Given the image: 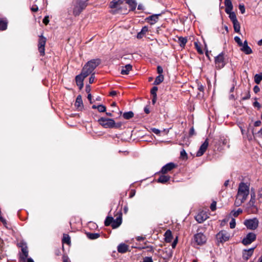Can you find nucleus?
Listing matches in <instances>:
<instances>
[{
    "label": "nucleus",
    "mask_w": 262,
    "mask_h": 262,
    "mask_svg": "<svg viewBox=\"0 0 262 262\" xmlns=\"http://www.w3.org/2000/svg\"><path fill=\"white\" fill-rule=\"evenodd\" d=\"M249 194V188L244 183H241L238 187L237 194L235 200L234 204L236 206H241L246 200Z\"/></svg>",
    "instance_id": "1"
},
{
    "label": "nucleus",
    "mask_w": 262,
    "mask_h": 262,
    "mask_svg": "<svg viewBox=\"0 0 262 262\" xmlns=\"http://www.w3.org/2000/svg\"><path fill=\"white\" fill-rule=\"evenodd\" d=\"M100 63L99 59H94L88 61L83 67L82 72L85 76L91 74L95 69Z\"/></svg>",
    "instance_id": "2"
},
{
    "label": "nucleus",
    "mask_w": 262,
    "mask_h": 262,
    "mask_svg": "<svg viewBox=\"0 0 262 262\" xmlns=\"http://www.w3.org/2000/svg\"><path fill=\"white\" fill-rule=\"evenodd\" d=\"M88 0H77L76 3L73 4L72 9L73 14L75 16H78L81 12L86 7V2Z\"/></svg>",
    "instance_id": "3"
},
{
    "label": "nucleus",
    "mask_w": 262,
    "mask_h": 262,
    "mask_svg": "<svg viewBox=\"0 0 262 262\" xmlns=\"http://www.w3.org/2000/svg\"><path fill=\"white\" fill-rule=\"evenodd\" d=\"M230 237V234L228 231L225 230H221L216 234V243L217 245H220L221 244H223L228 241Z\"/></svg>",
    "instance_id": "4"
},
{
    "label": "nucleus",
    "mask_w": 262,
    "mask_h": 262,
    "mask_svg": "<svg viewBox=\"0 0 262 262\" xmlns=\"http://www.w3.org/2000/svg\"><path fill=\"white\" fill-rule=\"evenodd\" d=\"M98 122L101 126L106 128L116 127L115 122L112 119L101 117L98 119Z\"/></svg>",
    "instance_id": "5"
},
{
    "label": "nucleus",
    "mask_w": 262,
    "mask_h": 262,
    "mask_svg": "<svg viewBox=\"0 0 262 262\" xmlns=\"http://www.w3.org/2000/svg\"><path fill=\"white\" fill-rule=\"evenodd\" d=\"M258 220L254 217L251 219H247L245 220L244 224L248 229L250 230L256 229L258 226Z\"/></svg>",
    "instance_id": "6"
},
{
    "label": "nucleus",
    "mask_w": 262,
    "mask_h": 262,
    "mask_svg": "<svg viewBox=\"0 0 262 262\" xmlns=\"http://www.w3.org/2000/svg\"><path fill=\"white\" fill-rule=\"evenodd\" d=\"M18 246L21 248V253L20 254V258L25 260L28 256V250L27 244L23 241L20 242L18 243Z\"/></svg>",
    "instance_id": "7"
},
{
    "label": "nucleus",
    "mask_w": 262,
    "mask_h": 262,
    "mask_svg": "<svg viewBox=\"0 0 262 262\" xmlns=\"http://www.w3.org/2000/svg\"><path fill=\"white\" fill-rule=\"evenodd\" d=\"M193 241L196 245H202L206 242L207 237L203 233L199 232L194 234Z\"/></svg>",
    "instance_id": "8"
},
{
    "label": "nucleus",
    "mask_w": 262,
    "mask_h": 262,
    "mask_svg": "<svg viewBox=\"0 0 262 262\" xmlns=\"http://www.w3.org/2000/svg\"><path fill=\"white\" fill-rule=\"evenodd\" d=\"M256 235L253 232L249 233L247 235L243 238L242 243L244 245H248L251 244L256 239Z\"/></svg>",
    "instance_id": "9"
},
{
    "label": "nucleus",
    "mask_w": 262,
    "mask_h": 262,
    "mask_svg": "<svg viewBox=\"0 0 262 262\" xmlns=\"http://www.w3.org/2000/svg\"><path fill=\"white\" fill-rule=\"evenodd\" d=\"M46 43V38L42 35H40L38 40V49L40 55L42 56L45 54V46Z\"/></svg>",
    "instance_id": "10"
},
{
    "label": "nucleus",
    "mask_w": 262,
    "mask_h": 262,
    "mask_svg": "<svg viewBox=\"0 0 262 262\" xmlns=\"http://www.w3.org/2000/svg\"><path fill=\"white\" fill-rule=\"evenodd\" d=\"M215 65L216 68L219 69H221L225 66V63L223 53L220 54L215 58Z\"/></svg>",
    "instance_id": "11"
},
{
    "label": "nucleus",
    "mask_w": 262,
    "mask_h": 262,
    "mask_svg": "<svg viewBox=\"0 0 262 262\" xmlns=\"http://www.w3.org/2000/svg\"><path fill=\"white\" fill-rule=\"evenodd\" d=\"M88 76H85V75L83 74V72L81 71L80 74H79L76 76L75 78V80L76 82L77 85L79 86V89H82L83 86V81L85 77Z\"/></svg>",
    "instance_id": "12"
},
{
    "label": "nucleus",
    "mask_w": 262,
    "mask_h": 262,
    "mask_svg": "<svg viewBox=\"0 0 262 262\" xmlns=\"http://www.w3.org/2000/svg\"><path fill=\"white\" fill-rule=\"evenodd\" d=\"M208 218V214L203 211L200 212L195 216V219L199 223H202Z\"/></svg>",
    "instance_id": "13"
},
{
    "label": "nucleus",
    "mask_w": 262,
    "mask_h": 262,
    "mask_svg": "<svg viewBox=\"0 0 262 262\" xmlns=\"http://www.w3.org/2000/svg\"><path fill=\"white\" fill-rule=\"evenodd\" d=\"M208 144H209V143L208 141V139H207L200 146L199 150L196 152V156L197 157L202 156L204 154V152L206 151V150L208 146Z\"/></svg>",
    "instance_id": "14"
},
{
    "label": "nucleus",
    "mask_w": 262,
    "mask_h": 262,
    "mask_svg": "<svg viewBox=\"0 0 262 262\" xmlns=\"http://www.w3.org/2000/svg\"><path fill=\"white\" fill-rule=\"evenodd\" d=\"M255 248L245 249L243 251V258L245 260H248L253 254Z\"/></svg>",
    "instance_id": "15"
},
{
    "label": "nucleus",
    "mask_w": 262,
    "mask_h": 262,
    "mask_svg": "<svg viewBox=\"0 0 262 262\" xmlns=\"http://www.w3.org/2000/svg\"><path fill=\"white\" fill-rule=\"evenodd\" d=\"M175 167V165L173 163H169L164 165L161 169V173L165 174L171 170Z\"/></svg>",
    "instance_id": "16"
},
{
    "label": "nucleus",
    "mask_w": 262,
    "mask_h": 262,
    "mask_svg": "<svg viewBox=\"0 0 262 262\" xmlns=\"http://www.w3.org/2000/svg\"><path fill=\"white\" fill-rule=\"evenodd\" d=\"M122 223V214L120 213L117 218L113 221L112 227L113 229L118 228Z\"/></svg>",
    "instance_id": "17"
},
{
    "label": "nucleus",
    "mask_w": 262,
    "mask_h": 262,
    "mask_svg": "<svg viewBox=\"0 0 262 262\" xmlns=\"http://www.w3.org/2000/svg\"><path fill=\"white\" fill-rule=\"evenodd\" d=\"M129 246L125 244L121 243L118 246L117 250L119 253H124L128 251Z\"/></svg>",
    "instance_id": "18"
},
{
    "label": "nucleus",
    "mask_w": 262,
    "mask_h": 262,
    "mask_svg": "<svg viewBox=\"0 0 262 262\" xmlns=\"http://www.w3.org/2000/svg\"><path fill=\"white\" fill-rule=\"evenodd\" d=\"M241 50L246 54H250L252 53V51L251 49L248 46L247 40H245L243 44Z\"/></svg>",
    "instance_id": "19"
},
{
    "label": "nucleus",
    "mask_w": 262,
    "mask_h": 262,
    "mask_svg": "<svg viewBox=\"0 0 262 262\" xmlns=\"http://www.w3.org/2000/svg\"><path fill=\"white\" fill-rule=\"evenodd\" d=\"M132 70V66L130 64H127L122 67L121 74L122 75H127L129 74V72Z\"/></svg>",
    "instance_id": "20"
},
{
    "label": "nucleus",
    "mask_w": 262,
    "mask_h": 262,
    "mask_svg": "<svg viewBox=\"0 0 262 262\" xmlns=\"http://www.w3.org/2000/svg\"><path fill=\"white\" fill-rule=\"evenodd\" d=\"M225 12L229 13L233 9V5L231 0H225Z\"/></svg>",
    "instance_id": "21"
},
{
    "label": "nucleus",
    "mask_w": 262,
    "mask_h": 262,
    "mask_svg": "<svg viewBox=\"0 0 262 262\" xmlns=\"http://www.w3.org/2000/svg\"><path fill=\"white\" fill-rule=\"evenodd\" d=\"M125 2L128 5L130 11H134L136 9L137 5L136 0H125Z\"/></svg>",
    "instance_id": "22"
},
{
    "label": "nucleus",
    "mask_w": 262,
    "mask_h": 262,
    "mask_svg": "<svg viewBox=\"0 0 262 262\" xmlns=\"http://www.w3.org/2000/svg\"><path fill=\"white\" fill-rule=\"evenodd\" d=\"M123 0H113L110 4V7L111 8H117L123 3Z\"/></svg>",
    "instance_id": "23"
},
{
    "label": "nucleus",
    "mask_w": 262,
    "mask_h": 262,
    "mask_svg": "<svg viewBox=\"0 0 262 262\" xmlns=\"http://www.w3.org/2000/svg\"><path fill=\"white\" fill-rule=\"evenodd\" d=\"M164 237H165V241L167 243H170L171 242L172 239V235L171 231L169 230H167L165 234H164Z\"/></svg>",
    "instance_id": "24"
},
{
    "label": "nucleus",
    "mask_w": 262,
    "mask_h": 262,
    "mask_svg": "<svg viewBox=\"0 0 262 262\" xmlns=\"http://www.w3.org/2000/svg\"><path fill=\"white\" fill-rule=\"evenodd\" d=\"M161 14H154L148 17L147 19L149 21H151L150 23L153 24L158 21L159 16Z\"/></svg>",
    "instance_id": "25"
},
{
    "label": "nucleus",
    "mask_w": 262,
    "mask_h": 262,
    "mask_svg": "<svg viewBox=\"0 0 262 262\" xmlns=\"http://www.w3.org/2000/svg\"><path fill=\"white\" fill-rule=\"evenodd\" d=\"M75 105L77 108L81 109L83 107V102L82 97L80 95L77 96Z\"/></svg>",
    "instance_id": "26"
},
{
    "label": "nucleus",
    "mask_w": 262,
    "mask_h": 262,
    "mask_svg": "<svg viewBox=\"0 0 262 262\" xmlns=\"http://www.w3.org/2000/svg\"><path fill=\"white\" fill-rule=\"evenodd\" d=\"M255 194L254 193H251V199L248 203V205L252 208L256 209L255 206Z\"/></svg>",
    "instance_id": "27"
},
{
    "label": "nucleus",
    "mask_w": 262,
    "mask_h": 262,
    "mask_svg": "<svg viewBox=\"0 0 262 262\" xmlns=\"http://www.w3.org/2000/svg\"><path fill=\"white\" fill-rule=\"evenodd\" d=\"M8 21L6 19H0V30L4 31L7 29Z\"/></svg>",
    "instance_id": "28"
},
{
    "label": "nucleus",
    "mask_w": 262,
    "mask_h": 262,
    "mask_svg": "<svg viewBox=\"0 0 262 262\" xmlns=\"http://www.w3.org/2000/svg\"><path fill=\"white\" fill-rule=\"evenodd\" d=\"M170 179V177L168 176L162 175L158 179V182L161 183H165Z\"/></svg>",
    "instance_id": "29"
},
{
    "label": "nucleus",
    "mask_w": 262,
    "mask_h": 262,
    "mask_svg": "<svg viewBox=\"0 0 262 262\" xmlns=\"http://www.w3.org/2000/svg\"><path fill=\"white\" fill-rule=\"evenodd\" d=\"M187 42V39L186 37H180L178 38V42L181 47H184Z\"/></svg>",
    "instance_id": "30"
},
{
    "label": "nucleus",
    "mask_w": 262,
    "mask_h": 262,
    "mask_svg": "<svg viewBox=\"0 0 262 262\" xmlns=\"http://www.w3.org/2000/svg\"><path fill=\"white\" fill-rule=\"evenodd\" d=\"M164 80V76L163 75H159L158 76L154 82L155 85H158L161 83Z\"/></svg>",
    "instance_id": "31"
},
{
    "label": "nucleus",
    "mask_w": 262,
    "mask_h": 262,
    "mask_svg": "<svg viewBox=\"0 0 262 262\" xmlns=\"http://www.w3.org/2000/svg\"><path fill=\"white\" fill-rule=\"evenodd\" d=\"M87 236L91 239H95L100 236V234L96 233H87Z\"/></svg>",
    "instance_id": "32"
},
{
    "label": "nucleus",
    "mask_w": 262,
    "mask_h": 262,
    "mask_svg": "<svg viewBox=\"0 0 262 262\" xmlns=\"http://www.w3.org/2000/svg\"><path fill=\"white\" fill-rule=\"evenodd\" d=\"M232 23L233 25V28L235 32H236V33H239L240 31L241 27L238 20L232 22Z\"/></svg>",
    "instance_id": "33"
},
{
    "label": "nucleus",
    "mask_w": 262,
    "mask_h": 262,
    "mask_svg": "<svg viewBox=\"0 0 262 262\" xmlns=\"http://www.w3.org/2000/svg\"><path fill=\"white\" fill-rule=\"evenodd\" d=\"M227 14H229V17L232 21V22H234L235 21L237 20L236 14L234 12L230 11L229 13H226Z\"/></svg>",
    "instance_id": "34"
},
{
    "label": "nucleus",
    "mask_w": 262,
    "mask_h": 262,
    "mask_svg": "<svg viewBox=\"0 0 262 262\" xmlns=\"http://www.w3.org/2000/svg\"><path fill=\"white\" fill-rule=\"evenodd\" d=\"M113 221H114V218L113 217L107 216L105 220L104 224L106 226H108L110 225H112Z\"/></svg>",
    "instance_id": "35"
},
{
    "label": "nucleus",
    "mask_w": 262,
    "mask_h": 262,
    "mask_svg": "<svg viewBox=\"0 0 262 262\" xmlns=\"http://www.w3.org/2000/svg\"><path fill=\"white\" fill-rule=\"evenodd\" d=\"M134 116V113L130 111L124 113L123 115V117L125 119H129Z\"/></svg>",
    "instance_id": "36"
},
{
    "label": "nucleus",
    "mask_w": 262,
    "mask_h": 262,
    "mask_svg": "<svg viewBox=\"0 0 262 262\" xmlns=\"http://www.w3.org/2000/svg\"><path fill=\"white\" fill-rule=\"evenodd\" d=\"M262 80V74H256L254 76V81L257 84H259Z\"/></svg>",
    "instance_id": "37"
},
{
    "label": "nucleus",
    "mask_w": 262,
    "mask_h": 262,
    "mask_svg": "<svg viewBox=\"0 0 262 262\" xmlns=\"http://www.w3.org/2000/svg\"><path fill=\"white\" fill-rule=\"evenodd\" d=\"M242 212H243V210L239 208L236 211L232 210L230 214H232L234 217H237L239 214L242 213Z\"/></svg>",
    "instance_id": "38"
},
{
    "label": "nucleus",
    "mask_w": 262,
    "mask_h": 262,
    "mask_svg": "<svg viewBox=\"0 0 262 262\" xmlns=\"http://www.w3.org/2000/svg\"><path fill=\"white\" fill-rule=\"evenodd\" d=\"M62 242L63 243L69 244L70 243V237H69V236L67 234H63Z\"/></svg>",
    "instance_id": "39"
},
{
    "label": "nucleus",
    "mask_w": 262,
    "mask_h": 262,
    "mask_svg": "<svg viewBox=\"0 0 262 262\" xmlns=\"http://www.w3.org/2000/svg\"><path fill=\"white\" fill-rule=\"evenodd\" d=\"M97 109L99 112H104L106 111V107L103 105H99L97 106Z\"/></svg>",
    "instance_id": "40"
},
{
    "label": "nucleus",
    "mask_w": 262,
    "mask_h": 262,
    "mask_svg": "<svg viewBox=\"0 0 262 262\" xmlns=\"http://www.w3.org/2000/svg\"><path fill=\"white\" fill-rule=\"evenodd\" d=\"M158 91V88L157 86H154L151 90L150 93L153 97H155L157 96V92Z\"/></svg>",
    "instance_id": "41"
},
{
    "label": "nucleus",
    "mask_w": 262,
    "mask_h": 262,
    "mask_svg": "<svg viewBox=\"0 0 262 262\" xmlns=\"http://www.w3.org/2000/svg\"><path fill=\"white\" fill-rule=\"evenodd\" d=\"M181 157L183 159H187V154L184 149L181 151L180 152Z\"/></svg>",
    "instance_id": "42"
},
{
    "label": "nucleus",
    "mask_w": 262,
    "mask_h": 262,
    "mask_svg": "<svg viewBox=\"0 0 262 262\" xmlns=\"http://www.w3.org/2000/svg\"><path fill=\"white\" fill-rule=\"evenodd\" d=\"M236 225L235 220L234 218H232L230 222V227L231 229H233L235 228Z\"/></svg>",
    "instance_id": "43"
},
{
    "label": "nucleus",
    "mask_w": 262,
    "mask_h": 262,
    "mask_svg": "<svg viewBox=\"0 0 262 262\" xmlns=\"http://www.w3.org/2000/svg\"><path fill=\"white\" fill-rule=\"evenodd\" d=\"M234 40L239 46H243V43L239 37L235 36L234 37Z\"/></svg>",
    "instance_id": "44"
},
{
    "label": "nucleus",
    "mask_w": 262,
    "mask_h": 262,
    "mask_svg": "<svg viewBox=\"0 0 262 262\" xmlns=\"http://www.w3.org/2000/svg\"><path fill=\"white\" fill-rule=\"evenodd\" d=\"M148 27L146 26H144L142 28V29L141 30V32L145 35L147 32H148Z\"/></svg>",
    "instance_id": "45"
},
{
    "label": "nucleus",
    "mask_w": 262,
    "mask_h": 262,
    "mask_svg": "<svg viewBox=\"0 0 262 262\" xmlns=\"http://www.w3.org/2000/svg\"><path fill=\"white\" fill-rule=\"evenodd\" d=\"M142 262H153V260L151 257H145Z\"/></svg>",
    "instance_id": "46"
},
{
    "label": "nucleus",
    "mask_w": 262,
    "mask_h": 262,
    "mask_svg": "<svg viewBox=\"0 0 262 262\" xmlns=\"http://www.w3.org/2000/svg\"><path fill=\"white\" fill-rule=\"evenodd\" d=\"M216 202H213L210 205V209L212 211H214L216 209Z\"/></svg>",
    "instance_id": "47"
},
{
    "label": "nucleus",
    "mask_w": 262,
    "mask_h": 262,
    "mask_svg": "<svg viewBox=\"0 0 262 262\" xmlns=\"http://www.w3.org/2000/svg\"><path fill=\"white\" fill-rule=\"evenodd\" d=\"M194 45H195V47L198 51V52L200 53V54H202L203 53V51L202 50V49H201V48L199 47V45L198 44V43L196 42H195L194 43Z\"/></svg>",
    "instance_id": "48"
},
{
    "label": "nucleus",
    "mask_w": 262,
    "mask_h": 262,
    "mask_svg": "<svg viewBox=\"0 0 262 262\" xmlns=\"http://www.w3.org/2000/svg\"><path fill=\"white\" fill-rule=\"evenodd\" d=\"M239 9L242 14H244L245 12V8L243 5H239Z\"/></svg>",
    "instance_id": "49"
},
{
    "label": "nucleus",
    "mask_w": 262,
    "mask_h": 262,
    "mask_svg": "<svg viewBox=\"0 0 262 262\" xmlns=\"http://www.w3.org/2000/svg\"><path fill=\"white\" fill-rule=\"evenodd\" d=\"M95 79V75L94 74H92L91 75V77L89 78V83H93Z\"/></svg>",
    "instance_id": "50"
},
{
    "label": "nucleus",
    "mask_w": 262,
    "mask_h": 262,
    "mask_svg": "<svg viewBox=\"0 0 262 262\" xmlns=\"http://www.w3.org/2000/svg\"><path fill=\"white\" fill-rule=\"evenodd\" d=\"M43 23L46 25H48L49 22V18L48 16H46L43 19Z\"/></svg>",
    "instance_id": "51"
},
{
    "label": "nucleus",
    "mask_w": 262,
    "mask_h": 262,
    "mask_svg": "<svg viewBox=\"0 0 262 262\" xmlns=\"http://www.w3.org/2000/svg\"><path fill=\"white\" fill-rule=\"evenodd\" d=\"M163 68H162V67L159 66H158L157 67V72L159 74V75H162V73H163Z\"/></svg>",
    "instance_id": "52"
},
{
    "label": "nucleus",
    "mask_w": 262,
    "mask_h": 262,
    "mask_svg": "<svg viewBox=\"0 0 262 262\" xmlns=\"http://www.w3.org/2000/svg\"><path fill=\"white\" fill-rule=\"evenodd\" d=\"M258 200L259 202H262V188L258 191Z\"/></svg>",
    "instance_id": "53"
},
{
    "label": "nucleus",
    "mask_w": 262,
    "mask_h": 262,
    "mask_svg": "<svg viewBox=\"0 0 262 262\" xmlns=\"http://www.w3.org/2000/svg\"><path fill=\"white\" fill-rule=\"evenodd\" d=\"M253 91L255 93H257L260 91V89L257 85H255L253 88Z\"/></svg>",
    "instance_id": "54"
},
{
    "label": "nucleus",
    "mask_w": 262,
    "mask_h": 262,
    "mask_svg": "<svg viewBox=\"0 0 262 262\" xmlns=\"http://www.w3.org/2000/svg\"><path fill=\"white\" fill-rule=\"evenodd\" d=\"M178 243L177 239H176L172 243L171 246L173 249L175 248Z\"/></svg>",
    "instance_id": "55"
},
{
    "label": "nucleus",
    "mask_w": 262,
    "mask_h": 262,
    "mask_svg": "<svg viewBox=\"0 0 262 262\" xmlns=\"http://www.w3.org/2000/svg\"><path fill=\"white\" fill-rule=\"evenodd\" d=\"M152 131L156 134H159L160 133V130L159 129L155 128H152Z\"/></svg>",
    "instance_id": "56"
},
{
    "label": "nucleus",
    "mask_w": 262,
    "mask_h": 262,
    "mask_svg": "<svg viewBox=\"0 0 262 262\" xmlns=\"http://www.w3.org/2000/svg\"><path fill=\"white\" fill-rule=\"evenodd\" d=\"M144 35L143 34H142L141 32H139L137 34V37L139 39H141L143 37V36H144Z\"/></svg>",
    "instance_id": "57"
},
{
    "label": "nucleus",
    "mask_w": 262,
    "mask_h": 262,
    "mask_svg": "<svg viewBox=\"0 0 262 262\" xmlns=\"http://www.w3.org/2000/svg\"><path fill=\"white\" fill-rule=\"evenodd\" d=\"M257 136L259 138H262V128L257 132Z\"/></svg>",
    "instance_id": "58"
},
{
    "label": "nucleus",
    "mask_w": 262,
    "mask_h": 262,
    "mask_svg": "<svg viewBox=\"0 0 262 262\" xmlns=\"http://www.w3.org/2000/svg\"><path fill=\"white\" fill-rule=\"evenodd\" d=\"M261 125V121H256L254 122V126H259Z\"/></svg>",
    "instance_id": "59"
},
{
    "label": "nucleus",
    "mask_w": 262,
    "mask_h": 262,
    "mask_svg": "<svg viewBox=\"0 0 262 262\" xmlns=\"http://www.w3.org/2000/svg\"><path fill=\"white\" fill-rule=\"evenodd\" d=\"M189 134L191 136L194 135V129L193 127L191 128L190 130V132H189Z\"/></svg>",
    "instance_id": "60"
},
{
    "label": "nucleus",
    "mask_w": 262,
    "mask_h": 262,
    "mask_svg": "<svg viewBox=\"0 0 262 262\" xmlns=\"http://www.w3.org/2000/svg\"><path fill=\"white\" fill-rule=\"evenodd\" d=\"M116 94H117V92H116V91H114L111 92H110V95L111 96H115Z\"/></svg>",
    "instance_id": "61"
},
{
    "label": "nucleus",
    "mask_w": 262,
    "mask_h": 262,
    "mask_svg": "<svg viewBox=\"0 0 262 262\" xmlns=\"http://www.w3.org/2000/svg\"><path fill=\"white\" fill-rule=\"evenodd\" d=\"M144 112L146 114H149V108L147 107H144Z\"/></svg>",
    "instance_id": "62"
},
{
    "label": "nucleus",
    "mask_w": 262,
    "mask_h": 262,
    "mask_svg": "<svg viewBox=\"0 0 262 262\" xmlns=\"http://www.w3.org/2000/svg\"><path fill=\"white\" fill-rule=\"evenodd\" d=\"M198 89L200 91H203L204 90V86L202 85H199L198 87Z\"/></svg>",
    "instance_id": "63"
},
{
    "label": "nucleus",
    "mask_w": 262,
    "mask_h": 262,
    "mask_svg": "<svg viewBox=\"0 0 262 262\" xmlns=\"http://www.w3.org/2000/svg\"><path fill=\"white\" fill-rule=\"evenodd\" d=\"M63 262H70L69 259L68 257H63Z\"/></svg>",
    "instance_id": "64"
}]
</instances>
